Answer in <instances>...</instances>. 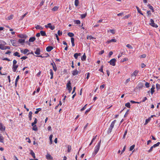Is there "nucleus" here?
<instances>
[{
	"mask_svg": "<svg viewBox=\"0 0 160 160\" xmlns=\"http://www.w3.org/2000/svg\"><path fill=\"white\" fill-rule=\"evenodd\" d=\"M53 49V47L52 46H48L46 48V50L47 52H49L51 51Z\"/></svg>",
	"mask_w": 160,
	"mask_h": 160,
	"instance_id": "obj_14",
	"label": "nucleus"
},
{
	"mask_svg": "<svg viewBox=\"0 0 160 160\" xmlns=\"http://www.w3.org/2000/svg\"><path fill=\"white\" fill-rule=\"evenodd\" d=\"M129 17V15H126L123 17V18L124 19H126L128 18Z\"/></svg>",
	"mask_w": 160,
	"mask_h": 160,
	"instance_id": "obj_60",
	"label": "nucleus"
},
{
	"mask_svg": "<svg viewBox=\"0 0 160 160\" xmlns=\"http://www.w3.org/2000/svg\"><path fill=\"white\" fill-rule=\"evenodd\" d=\"M100 148V147L96 145L95 147L94 150L92 153V156L94 157L97 154Z\"/></svg>",
	"mask_w": 160,
	"mask_h": 160,
	"instance_id": "obj_1",
	"label": "nucleus"
},
{
	"mask_svg": "<svg viewBox=\"0 0 160 160\" xmlns=\"http://www.w3.org/2000/svg\"><path fill=\"white\" fill-rule=\"evenodd\" d=\"M1 43H2L3 44V45H2V44H0V48L1 49L3 50H5L6 49V48H5V46H4V45L6 44V43L4 41H2V42H1Z\"/></svg>",
	"mask_w": 160,
	"mask_h": 160,
	"instance_id": "obj_7",
	"label": "nucleus"
},
{
	"mask_svg": "<svg viewBox=\"0 0 160 160\" xmlns=\"http://www.w3.org/2000/svg\"><path fill=\"white\" fill-rule=\"evenodd\" d=\"M117 42V40L116 39H112L111 40L107 41L106 42L107 44H109L111 42Z\"/></svg>",
	"mask_w": 160,
	"mask_h": 160,
	"instance_id": "obj_9",
	"label": "nucleus"
},
{
	"mask_svg": "<svg viewBox=\"0 0 160 160\" xmlns=\"http://www.w3.org/2000/svg\"><path fill=\"white\" fill-rule=\"evenodd\" d=\"M35 28L37 29H39V30H42L43 29V28H42L39 25H37L36 27Z\"/></svg>",
	"mask_w": 160,
	"mask_h": 160,
	"instance_id": "obj_27",
	"label": "nucleus"
},
{
	"mask_svg": "<svg viewBox=\"0 0 160 160\" xmlns=\"http://www.w3.org/2000/svg\"><path fill=\"white\" fill-rule=\"evenodd\" d=\"M146 56L145 54H143L140 56V58H145L146 57Z\"/></svg>",
	"mask_w": 160,
	"mask_h": 160,
	"instance_id": "obj_63",
	"label": "nucleus"
},
{
	"mask_svg": "<svg viewBox=\"0 0 160 160\" xmlns=\"http://www.w3.org/2000/svg\"><path fill=\"white\" fill-rule=\"evenodd\" d=\"M116 60L115 58H113L111 59L110 61L109 62L111 65L115 66L116 65Z\"/></svg>",
	"mask_w": 160,
	"mask_h": 160,
	"instance_id": "obj_4",
	"label": "nucleus"
},
{
	"mask_svg": "<svg viewBox=\"0 0 160 160\" xmlns=\"http://www.w3.org/2000/svg\"><path fill=\"white\" fill-rule=\"evenodd\" d=\"M46 158L48 160H52V157L50 154H47L46 155Z\"/></svg>",
	"mask_w": 160,
	"mask_h": 160,
	"instance_id": "obj_13",
	"label": "nucleus"
},
{
	"mask_svg": "<svg viewBox=\"0 0 160 160\" xmlns=\"http://www.w3.org/2000/svg\"><path fill=\"white\" fill-rule=\"evenodd\" d=\"M70 87H71V83L70 81H69L68 83L67 84V87L68 88H70Z\"/></svg>",
	"mask_w": 160,
	"mask_h": 160,
	"instance_id": "obj_36",
	"label": "nucleus"
},
{
	"mask_svg": "<svg viewBox=\"0 0 160 160\" xmlns=\"http://www.w3.org/2000/svg\"><path fill=\"white\" fill-rule=\"evenodd\" d=\"M126 47L129 49H132V47L129 44H128L126 45Z\"/></svg>",
	"mask_w": 160,
	"mask_h": 160,
	"instance_id": "obj_44",
	"label": "nucleus"
},
{
	"mask_svg": "<svg viewBox=\"0 0 160 160\" xmlns=\"http://www.w3.org/2000/svg\"><path fill=\"white\" fill-rule=\"evenodd\" d=\"M28 13V12H27L25 14L23 15L21 17V19H22Z\"/></svg>",
	"mask_w": 160,
	"mask_h": 160,
	"instance_id": "obj_56",
	"label": "nucleus"
},
{
	"mask_svg": "<svg viewBox=\"0 0 160 160\" xmlns=\"http://www.w3.org/2000/svg\"><path fill=\"white\" fill-rule=\"evenodd\" d=\"M40 33L42 36H46V32L45 31H41L40 32Z\"/></svg>",
	"mask_w": 160,
	"mask_h": 160,
	"instance_id": "obj_25",
	"label": "nucleus"
},
{
	"mask_svg": "<svg viewBox=\"0 0 160 160\" xmlns=\"http://www.w3.org/2000/svg\"><path fill=\"white\" fill-rule=\"evenodd\" d=\"M18 67V65L17 64L16 65H13L12 68V71L14 72L16 71L17 68Z\"/></svg>",
	"mask_w": 160,
	"mask_h": 160,
	"instance_id": "obj_8",
	"label": "nucleus"
},
{
	"mask_svg": "<svg viewBox=\"0 0 160 160\" xmlns=\"http://www.w3.org/2000/svg\"><path fill=\"white\" fill-rule=\"evenodd\" d=\"M74 38H71V42L72 43V47H74L75 45L74 43Z\"/></svg>",
	"mask_w": 160,
	"mask_h": 160,
	"instance_id": "obj_30",
	"label": "nucleus"
},
{
	"mask_svg": "<svg viewBox=\"0 0 160 160\" xmlns=\"http://www.w3.org/2000/svg\"><path fill=\"white\" fill-rule=\"evenodd\" d=\"M45 27L46 28H49L52 30H53L55 28V26H54L52 25L51 23H48L47 24L45 25Z\"/></svg>",
	"mask_w": 160,
	"mask_h": 160,
	"instance_id": "obj_2",
	"label": "nucleus"
},
{
	"mask_svg": "<svg viewBox=\"0 0 160 160\" xmlns=\"http://www.w3.org/2000/svg\"><path fill=\"white\" fill-rule=\"evenodd\" d=\"M10 41L13 46H17L16 42L15 40L13 39H11V40Z\"/></svg>",
	"mask_w": 160,
	"mask_h": 160,
	"instance_id": "obj_11",
	"label": "nucleus"
},
{
	"mask_svg": "<svg viewBox=\"0 0 160 160\" xmlns=\"http://www.w3.org/2000/svg\"><path fill=\"white\" fill-rule=\"evenodd\" d=\"M33 126V128H32V129L33 130L35 131H37L38 130V128L36 126V125H34L33 126Z\"/></svg>",
	"mask_w": 160,
	"mask_h": 160,
	"instance_id": "obj_29",
	"label": "nucleus"
},
{
	"mask_svg": "<svg viewBox=\"0 0 160 160\" xmlns=\"http://www.w3.org/2000/svg\"><path fill=\"white\" fill-rule=\"evenodd\" d=\"M108 32H110L113 34H114L115 33V31L113 29H110L108 31Z\"/></svg>",
	"mask_w": 160,
	"mask_h": 160,
	"instance_id": "obj_43",
	"label": "nucleus"
},
{
	"mask_svg": "<svg viewBox=\"0 0 160 160\" xmlns=\"http://www.w3.org/2000/svg\"><path fill=\"white\" fill-rule=\"evenodd\" d=\"M156 88L158 91L160 89V85L159 84L157 83L156 84Z\"/></svg>",
	"mask_w": 160,
	"mask_h": 160,
	"instance_id": "obj_33",
	"label": "nucleus"
},
{
	"mask_svg": "<svg viewBox=\"0 0 160 160\" xmlns=\"http://www.w3.org/2000/svg\"><path fill=\"white\" fill-rule=\"evenodd\" d=\"M151 120V117H149L148 118L146 119L144 125H146Z\"/></svg>",
	"mask_w": 160,
	"mask_h": 160,
	"instance_id": "obj_21",
	"label": "nucleus"
},
{
	"mask_svg": "<svg viewBox=\"0 0 160 160\" xmlns=\"http://www.w3.org/2000/svg\"><path fill=\"white\" fill-rule=\"evenodd\" d=\"M29 51V50L27 49H25L23 51V53L24 54H26L27 53H28Z\"/></svg>",
	"mask_w": 160,
	"mask_h": 160,
	"instance_id": "obj_49",
	"label": "nucleus"
},
{
	"mask_svg": "<svg viewBox=\"0 0 160 160\" xmlns=\"http://www.w3.org/2000/svg\"><path fill=\"white\" fill-rule=\"evenodd\" d=\"M127 130H126L125 132V133L123 135V138H124L125 137V136L127 134Z\"/></svg>",
	"mask_w": 160,
	"mask_h": 160,
	"instance_id": "obj_59",
	"label": "nucleus"
},
{
	"mask_svg": "<svg viewBox=\"0 0 160 160\" xmlns=\"http://www.w3.org/2000/svg\"><path fill=\"white\" fill-rule=\"evenodd\" d=\"M18 42L22 44H23L25 42V40L22 39H19L18 41Z\"/></svg>",
	"mask_w": 160,
	"mask_h": 160,
	"instance_id": "obj_20",
	"label": "nucleus"
},
{
	"mask_svg": "<svg viewBox=\"0 0 160 160\" xmlns=\"http://www.w3.org/2000/svg\"><path fill=\"white\" fill-rule=\"evenodd\" d=\"M58 7L56 6L52 8V10L54 11H56L58 10Z\"/></svg>",
	"mask_w": 160,
	"mask_h": 160,
	"instance_id": "obj_48",
	"label": "nucleus"
},
{
	"mask_svg": "<svg viewBox=\"0 0 160 160\" xmlns=\"http://www.w3.org/2000/svg\"><path fill=\"white\" fill-rule=\"evenodd\" d=\"M138 71V70H135L131 75V77L132 79H133L134 80L135 78V77L137 75Z\"/></svg>",
	"mask_w": 160,
	"mask_h": 160,
	"instance_id": "obj_5",
	"label": "nucleus"
},
{
	"mask_svg": "<svg viewBox=\"0 0 160 160\" xmlns=\"http://www.w3.org/2000/svg\"><path fill=\"white\" fill-rule=\"evenodd\" d=\"M5 127L1 123H0V131L4 132L5 130Z\"/></svg>",
	"mask_w": 160,
	"mask_h": 160,
	"instance_id": "obj_6",
	"label": "nucleus"
},
{
	"mask_svg": "<svg viewBox=\"0 0 160 160\" xmlns=\"http://www.w3.org/2000/svg\"><path fill=\"white\" fill-rule=\"evenodd\" d=\"M36 110H37L35 112V113L36 114L38 113V112L41 110V108H37L36 109Z\"/></svg>",
	"mask_w": 160,
	"mask_h": 160,
	"instance_id": "obj_41",
	"label": "nucleus"
},
{
	"mask_svg": "<svg viewBox=\"0 0 160 160\" xmlns=\"http://www.w3.org/2000/svg\"><path fill=\"white\" fill-rule=\"evenodd\" d=\"M1 59L2 60H7L8 61H10V60L7 58H1Z\"/></svg>",
	"mask_w": 160,
	"mask_h": 160,
	"instance_id": "obj_51",
	"label": "nucleus"
},
{
	"mask_svg": "<svg viewBox=\"0 0 160 160\" xmlns=\"http://www.w3.org/2000/svg\"><path fill=\"white\" fill-rule=\"evenodd\" d=\"M128 59L127 58H124L123 60H122V62H125V61H128Z\"/></svg>",
	"mask_w": 160,
	"mask_h": 160,
	"instance_id": "obj_61",
	"label": "nucleus"
},
{
	"mask_svg": "<svg viewBox=\"0 0 160 160\" xmlns=\"http://www.w3.org/2000/svg\"><path fill=\"white\" fill-rule=\"evenodd\" d=\"M154 89H155V86L154 85H153L152 86V88H151V94L152 95L153 94V92H154Z\"/></svg>",
	"mask_w": 160,
	"mask_h": 160,
	"instance_id": "obj_17",
	"label": "nucleus"
},
{
	"mask_svg": "<svg viewBox=\"0 0 160 160\" xmlns=\"http://www.w3.org/2000/svg\"><path fill=\"white\" fill-rule=\"evenodd\" d=\"M86 56L85 55V53H84L81 58V60L83 61H85L86 59Z\"/></svg>",
	"mask_w": 160,
	"mask_h": 160,
	"instance_id": "obj_23",
	"label": "nucleus"
},
{
	"mask_svg": "<svg viewBox=\"0 0 160 160\" xmlns=\"http://www.w3.org/2000/svg\"><path fill=\"white\" fill-rule=\"evenodd\" d=\"M17 62L16 60H14L13 61V65H16Z\"/></svg>",
	"mask_w": 160,
	"mask_h": 160,
	"instance_id": "obj_64",
	"label": "nucleus"
},
{
	"mask_svg": "<svg viewBox=\"0 0 160 160\" xmlns=\"http://www.w3.org/2000/svg\"><path fill=\"white\" fill-rule=\"evenodd\" d=\"M81 55L80 53H75L74 55V57L75 59H77L79 56Z\"/></svg>",
	"mask_w": 160,
	"mask_h": 160,
	"instance_id": "obj_22",
	"label": "nucleus"
},
{
	"mask_svg": "<svg viewBox=\"0 0 160 160\" xmlns=\"http://www.w3.org/2000/svg\"><path fill=\"white\" fill-rule=\"evenodd\" d=\"M75 22L77 24H80L81 23L80 21L78 20H75Z\"/></svg>",
	"mask_w": 160,
	"mask_h": 160,
	"instance_id": "obj_53",
	"label": "nucleus"
},
{
	"mask_svg": "<svg viewBox=\"0 0 160 160\" xmlns=\"http://www.w3.org/2000/svg\"><path fill=\"white\" fill-rule=\"evenodd\" d=\"M145 86L148 88L149 87V83L148 82H146L145 84Z\"/></svg>",
	"mask_w": 160,
	"mask_h": 160,
	"instance_id": "obj_55",
	"label": "nucleus"
},
{
	"mask_svg": "<svg viewBox=\"0 0 160 160\" xmlns=\"http://www.w3.org/2000/svg\"><path fill=\"white\" fill-rule=\"evenodd\" d=\"M130 80V78H129L127 79L125 82V84H127L128 83Z\"/></svg>",
	"mask_w": 160,
	"mask_h": 160,
	"instance_id": "obj_54",
	"label": "nucleus"
},
{
	"mask_svg": "<svg viewBox=\"0 0 160 160\" xmlns=\"http://www.w3.org/2000/svg\"><path fill=\"white\" fill-rule=\"evenodd\" d=\"M36 39V38L35 37H32L31 38L29 39V42H34Z\"/></svg>",
	"mask_w": 160,
	"mask_h": 160,
	"instance_id": "obj_18",
	"label": "nucleus"
},
{
	"mask_svg": "<svg viewBox=\"0 0 160 160\" xmlns=\"http://www.w3.org/2000/svg\"><path fill=\"white\" fill-rule=\"evenodd\" d=\"M13 55L14 56H17V57H20V56L19 55V53L18 52H16L15 53H14V54H13Z\"/></svg>",
	"mask_w": 160,
	"mask_h": 160,
	"instance_id": "obj_34",
	"label": "nucleus"
},
{
	"mask_svg": "<svg viewBox=\"0 0 160 160\" xmlns=\"http://www.w3.org/2000/svg\"><path fill=\"white\" fill-rule=\"evenodd\" d=\"M52 68H53V70L55 72H56L57 71V67H56V64H54V66H52Z\"/></svg>",
	"mask_w": 160,
	"mask_h": 160,
	"instance_id": "obj_39",
	"label": "nucleus"
},
{
	"mask_svg": "<svg viewBox=\"0 0 160 160\" xmlns=\"http://www.w3.org/2000/svg\"><path fill=\"white\" fill-rule=\"evenodd\" d=\"M49 73L51 75L50 79H52L53 78V73L52 69H50L49 70Z\"/></svg>",
	"mask_w": 160,
	"mask_h": 160,
	"instance_id": "obj_15",
	"label": "nucleus"
},
{
	"mask_svg": "<svg viewBox=\"0 0 160 160\" xmlns=\"http://www.w3.org/2000/svg\"><path fill=\"white\" fill-rule=\"evenodd\" d=\"M30 154L32 155V157L34 158H35V154L34 153V152L32 151V150H30Z\"/></svg>",
	"mask_w": 160,
	"mask_h": 160,
	"instance_id": "obj_26",
	"label": "nucleus"
},
{
	"mask_svg": "<svg viewBox=\"0 0 160 160\" xmlns=\"http://www.w3.org/2000/svg\"><path fill=\"white\" fill-rule=\"evenodd\" d=\"M87 105V104H86L80 110L81 111H82L86 109Z\"/></svg>",
	"mask_w": 160,
	"mask_h": 160,
	"instance_id": "obj_50",
	"label": "nucleus"
},
{
	"mask_svg": "<svg viewBox=\"0 0 160 160\" xmlns=\"http://www.w3.org/2000/svg\"><path fill=\"white\" fill-rule=\"evenodd\" d=\"M78 71L77 70L75 69L72 71V74L73 76H75L78 75Z\"/></svg>",
	"mask_w": 160,
	"mask_h": 160,
	"instance_id": "obj_10",
	"label": "nucleus"
},
{
	"mask_svg": "<svg viewBox=\"0 0 160 160\" xmlns=\"http://www.w3.org/2000/svg\"><path fill=\"white\" fill-rule=\"evenodd\" d=\"M37 120L36 118H35L34 122L32 123V126L36 125L35 124L37 123Z\"/></svg>",
	"mask_w": 160,
	"mask_h": 160,
	"instance_id": "obj_37",
	"label": "nucleus"
},
{
	"mask_svg": "<svg viewBox=\"0 0 160 160\" xmlns=\"http://www.w3.org/2000/svg\"><path fill=\"white\" fill-rule=\"evenodd\" d=\"M125 149H126V146H125L124 147L122 150V151L121 154H122L125 151Z\"/></svg>",
	"mask_w": 160,
	"mask_h": 160,
	"instance_id": "obj_62",
	"label": "nucleus"
},
{
	"mask_svg": "<svg viewBox=\"0 0 160 160\" xmlns=\"http://www.w3.org/2000/svg\"><path fill=\"white\" fill-rule=\"evenodd\" d=\"M71 146L70 145H68V152H69L71 150Z\"/></svg>",
	"mask_w": 160,
	"mask_h": 160,
	"instance_id": "obj_38",
	"label": "nucleus"
},
{
	"mask_svg": "<svg viewBox=\"0 0 160 160\" xmlns=\"http://www.w3.org/2000/svg\"><path fill=\"white\" fill-rule=\"evenodd\" d=\"M58 34L59 36H61L62 34V32L60 30H58Z\"/></svg>",
	"mask_w": 160,
	"mask_h": 160,
	"instance_id": "obj_57",
	"label": "nucleus"
},
{
	"mask_svg": "<svg viewBox=\"0 0 160 160\" xmlns=\"http://www.w3.org/2000/svg\"><path fill=\"white\" fill-rule=\"evenodd\" d=\"M68 35L69 36L72 38L74 36V34L73 33L70 32H68Z\"/></svg>",
	"mask_w": 160,
	"mask_h": 160,
	"instance_id": "obj_32",
	"label": "nucleus"
},
{
	"mask_svg": "<svg viewBox=\"0 0 160 160\" xmlns=\"http://www.w3.org/2000/svg\"><path fill=\"white\" fill-rule=\"evenodd\" d=\"M40 49L39 48H37L35 52V54H37V55H39V54H40Z\"/></svg>",
	"mask_w": 160,
	"mask_h": 160,
	"instance_id": "obj_16",
	"label": "nucleus"
},
{
	"mask_svg": "<svg viewBox=\"0 0 160 160\" xmlns=\"http://www.w3.org/2000/svg\"><path fill=\"white\" fill-rule=\"evenodd\" d=\"M18 37L22 38H27V36L23 34H19L18 35Z\"/></svg>",
	"mask_w": 160,
	"mask_h": 160,
	"instance_id": "obj_12",
	"label": "nucleus"
},
{
	"mask_svg": "<svg viewBox=\"0 0 160 160\" xmlns=\"http://www.w3.org/2000/svg\"><path fill=\"white\" fill-rule=\"evenodd\" d=\"M27 141L28 143H30L31 142V140L29 139V138H26L25 139Z\"/></svg>",
	"mask_w": 160,
	"mask_h": 160,
	"instance_id": "obj_52",
	"label": "nucleus"
},
{
	"mask_svg": "<svg viewBox=\"0 0 160 160\" xmlns=\"http://www.w3.org/2000/svg\"><path fill=\"white\" fill-rule=\"evenodd\" d=\"M125 106L128 108H130V105L129 102H127L125 104Z\"/></svg>",
	"mask_w": 160,
	"mask_h": 160,
	"instance_id": "obj_45",
	"label": "nucleus"
},
{
	"mask_svg": "<svg viewBox=\"0 0 160 160\" xmlns=\"http://www.w3.org/2000/svg\"><path fill=\"white\" fill-rule=\"evenodd\" d=\"M79 3V0H75V5L77 7L78 6Z\"/></svg>",
	"mask_w": 160,
	"mask_h": 160,
	"instance_id": "obj_28",
	"label": "nucleus"
},
{
	"mask_svg": "<svg viewBox=\"0 0 160 160\" xmlns=\"http://www.w3.org/2000/svg\"><path fill=\"white\" fill-rule=\"evenodd\" d=\"M150 24L151 26L153 27L156 28L158 27V25L157 24H156L155 23H154L153 20L152 19H150Z\"/></svg>",
	"mask_w": 160,
	"mask_h": 160,
	"instance_id": "obj_3",
	"label": "nucleus"
},
{
	"mask_svg": "<svg viewBox=\"0 0 160 160\" xmlns=\"http://www.w3.org/2000/svg\"><path fill=\"white\" fill-rule=\"evenodd\" d=\"M87 39H89L90 40L94 39V38L91 35H88L87 37Z\"/></svg>",
	"mask_w": 160,
	"mask_h": 160,
	"instance_id": "obj_35",
	"label": "nucleus"
},
{
	"mask_svg": "<svg viewBox=\"0 0 160 160\" xmlns=\"http://www.w3.org/2000/svg\"><path fill=\"white\" fill-rule=\"evenodd\" d=\"M113 128H112L110 126V127L109 128L108 130V133H111L112 131V130Z\"/></svg>",
	"mask_w": 160,
	"mask_h": 160,
	"instance_id": "obj_31",
	"label": "nucleus"
},
{
	"mask_svg": "<svg viewBox=\"0 0 160 160\" xmlns=\"http://www.w3.org/2000/svg\"><path fill=\"white\" fill-rule=\"evenodd\" d=\"M32 112L31 111H30L29 112L28 114V117L30 120H31L32 119Z\"/></svg>",
	"mask_w": 160,
	"mask_h": 160,
	"instance_id": "obj_24",
	"label": "nucleus"
},
{
	"mask_svg": "<svg viewBox=\"0 0 160 160\" xmlns=\"http://www.w3.org/2000/svg\"><path fill=\"white\" fill-rule=\"evenodd\" d=\"M116 122V120H114L113 122H111L110 126L112 128H113L114 126V124Z\"/></svg>",
	"mask_w": 160,
	"mask_h": 160,
	"instance_id": "obj_19",
	"label": "nucleus"
},
{
	"mask_svg": "<svg viewBox=\"0 0 160 160\" xmlns=\"http://www.w3.org/2000/svg\"><path fill=\"white\" fill-rule=\"evenodd\" d=\"M160 144V142H158L157 143L154 144L153 146V147H154V148H155L156 147L158 146Z\"/></svg>",
	"mask_w": 160,
	"mask_h": 160,
	"instance_id": "obj_46",
	"label": "nucleus"
},
{
	"mask_svg": "<svg viewBox=\"0 0 160 160\" xmlns=\"http://www.w3.org/2000/svg\"><path fill=\"white\" fill-rule=\"evenodd\" d=\"M154 148V147H153V146H152L151 148H150V149H149L148 151V152H151L152 151V149H153V148Z\"/></svg>",
	"mask_w": 160,
	"mask_h": 160,
	"instance_id": "obj_58",
	"label": "nucleus"
},
{
	"mask_svg": "<svg viewBox=\"0 0 160 160\" xmlns=\"http://www.w3.org/2000/svg\"><path fill=\"white\" fill-rule=\"evenodd\" d=\"M3 137L1 135H0V142H3Z\"/></svg>",
	"mask_w": 160,
	"mask_h": 160,
	"instance_id": "obj_47",
	"label": "nucleus"
},
{
	"mask_svg": "<svg viewBox=\"0 0 160 160\" xmlns=\"http://www.w3.org/2000/svg\"><path fill=\"white\" fill-rule=\"evenodd\" d=\"M87 15L86 14H83L81 15V18H85Z\"/></svg>",
	"mask_w": 160,
	"mask_h": 160,
	"instance_id": "obj_42",
	"label": "nucleus"
},
{
	"mask_svg": "<svg viewBox=\"0 0 160 160\" xmlns=\"http://www.w3.org/2000/svg\"><path fill=\"white\" fill-rule=\"evenodd\" d=\"M135 145H133L132 146H131L129 150L130 151H132L134 149V148L135 147Z\"/></svg>",
	"mask_w": 160,
	"mask_h": 160,
	"instance_id": "obj_40",
	"label": "nucleus"
}]
</instances>
